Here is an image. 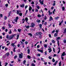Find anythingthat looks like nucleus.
<instances>
[{
    "label": "nucleus",
    "instance_id": "f257e3e1",
    "mask_svg": "<svg viewBox=\"0 0 66 66\" xmlns=\"http://www.w3.org/2000/svg\"><path fill=\"white\" fill-rule=\"evenodd\" d=\"M15 35H14L11 36H10L9 37V38H8L9 40H11V39H13V37L15 36Z\"/></svg>",
    "mask_w": 66,
    "mask_h": 66
},
{
    "label": "nucleus",
    "instance_id": "f03ea898",
    "mask_svg": "<svg viewBox=\"0 0 66 66\" xmlns=\"http://www.w3.org/2000/svg\"><path fill=\"white\" fill-rule=\"evenodd\" d=\"M35 24L34 23H31V26H30V27H32L34 28V27L35 26Z\"/></svg>",
    "mask_w": 66,
    "mask_h": 66
},
{
    "label": "nucleus",
    "instance_id": "7ed1b4c3",
    "mask_svg": "<svg viewBox=\"0 0 66 66\" xmlns=\"http://www.w3.org/2000/svg\"><path fill=\"white\" fill-rule=\"evenodd\" d=\"M19 58H20V59H22L23 56L22 53H21V54H19Z\"/></svg>",
    "mask_w": 66,
    "mask_h": 66
},
{
    "label": "nucleus",
    "instance_id": "20e7f679",
    "mask_svg": "<svg viewBox=\"0 0 66 66\" xmlns=\"http://www.w3.org/2000/svg\"><path fill=\"white\" fill-rule=\"evenodd\" d=\"M39 2L41 5H43L44 4V1H41L40 0H39Z\"/></svg>",
    "mask_w": 66,
    "mask_h": 66
},
{
    "label": "nucleus",
    "instance_id": "39448f33",
    "mask_svg": "<svg viewBox=\"0 0 66 66\" xmlns=\"http://www.w3.org/2000/svg\"><path fill=\"white\" fill-rule=\"evenodd\" d=\"M64 55H66V54L65 52H64L61 54V56H64Z\"/></svg>",
    "mask_w": 66,
    "mask_h": 66
},
{
    "label": "nucleus",
    "instance_id": "423d86ee",
    "mask_svg": "<svg viewBox=\"0 0 66 66\" xmlns=\"http://www.w3.org/2000/svg\"><path fill=\"white\" fill-rule=\"evenodd\" d=\"M37 51H39V52H41V53H43V51L42 50L37 49Z\"/></svg>",
    "mask_w": 66,
    "mask_h": 66
},
{
    "label": "nucleus",
    "instance_id": "0eeeda50",
    "mask_svg": "<svg viewBox=\"0 0 66 66\" xmlns=\"http://www.w3.org/2000/svg\"><path fill=\"white\" fill-rule=\"evenodd\" d=\"M16 11L17 12V14H19V12L20 13H21V11H20V10H16Z\"/></svg>",
    "mask_w": 66,
    "mask_h": 66
},
{
    "label": "nucleus",
    "instance_id": "6e6552de",
    "mask_svg": "<svg viewBox=\"0 0 66 66\" xmlns=\"http://www.w3.org/2000/svg\"><path fill=\"white\" fill-rule=\"evenodd\" d=\"M51 20H53V18H52V16H51L50 18L49 21H51Z\"/></svg>",
    "mask_w": 66,
    "mask_h": 66
},
{
    "label": "nucleus",
    "instance_id": "1a4fd4ad",
    "mask_svg": "<svg viewBox=\"0 0 66 66\" xmlns=\"http://www.w3.org/2000/svg\"><path fill=\"white\" fill-rule=\"evenodd\" d=\"M18 17L17 16L16 17V19L15 20V22H17V20H18Z\"/></svg>",
    "mask_w": 66,
    "mask_h": 66
},
{
    "label": "nucleus",
    "instance_id": "9d476101",
    "mask_svg": "<svg viewBox=\"0 0 66 66\" xmlns=\"http://www.w3.org/2000/svg\"><path fill=\"white\" fill-rule=\"evenodd\" d=\"M48 13L49 14V15H51V14H52V12H51L50 10L48 11Z\"/></svg>",
    "mask_w": 66,
    "mask_h": 66
},
{
    "label": "nucleus",
    "instance_id": "9b49d317",
    "mask_svg": "<svg viewBox=\"0 0 66 66\" xmlns=\"http://www.w3.org/2000/svg\"><path fill=\"white\" fill-rule=\"evenodd\" d=\"M58 62V61H56L55 62V63L54 64V65L55 66L57 64V63Z\"/></svg>",
    "mask_w": 66,
    "mask_h": 66
},
{
    "label": "nucleus",
    "instance_id": "f8f14e48",
    "mask_svg": "<svg viewBox=\"0 0 66 66\" xmlns=\"http://www.w3.org/2000/svg\"><path fill=\"white\" fill-rule=\"evenodd\" d=\"M32 9V7L31 6H29V10L30 11H31Z\"/></svg>",
    "mask_w": 66,
    "mask_h": 66
},
{
    "label": "nucleus",
    "instance_id": "ddd939ff",
    "mask_svg": "<svg viewBox=\"0 0 66 66\" xmlns=\"http://www.w3.org/2000/svg\"><path fill=\"white\" fill-rule=\"evenodd\" d=\"M28 35H29V36H31V37L32 36V34H31L30 33H29L27 34Z\"/></svg>",
    "mask_w": 66,
    "mask_h": 66
},
{
    "label": "nucleus",
    "instance_id": "4468645a",
    "mask_svg": "<svg viewBox=\"0 0 66 66\" xmlns=\"http://www.w3.org/2000/svg\"><path fill=\"white\" fill-rule=\"evenodd\" d=\"M58 49L59 50V51L57 53V54H58V53H59L60 52V51H61V49L60 48H58Z\"/></svg>",
    "mask_w": 66,
    "mask_h": 66
},
{
    "label": "nucleus",
    "instance_id": "2eb2a0df",
    "mask_svg": "<svg viewBox=\"0 0 66 66\" xmlns=\"http://www.w3.org/2000/svg\"><path fill=\"white\" fill-rule=\"evenodd\" d=\"M57 36V33H55L54 34V37H56Z\"/></svg>",
    "mask_w": 66,
    "mask_h": 66
},
{
    "label": "nucleus",
    "instance_id": "dca6fc26",
    "mask_svg": "<svg viewBox=\"0 0 66 66\" xmlns=\"http://www.w3.org/2000/svg\"><path fill=\"white\" fill-rule=\"evenodd\" d=\"M20 7H23L24 6V4H23L22 5H21L20 6Z\"/></svg>",
    "mask_w": 66,
    "mask_h": 66
},
{
    "label": "nucleus",
    "instance_id": "f3484780",
    "mask_svg": "<svg viewBox=\"0 0 66 66\" xmlns=\"http://www.w3.org/2000/svg\"><path fill=\"white\" fill-rule=\"evenodd\" d=\"M10 54V53H9L8 52L6 53V54H5V55H7V56H9V55Z\"/></svg>",
    "mask_w": 66,
    "mask_h": 66
},
{
    "label": "nucleus",
    "instance_id": "a211bd4d",
    "mask_svg": "<svg viewBox=\"0 0 66 66\" xmlns=\"http://www.w3.org/2000/svg\"><path fill=\"white\" fill-rule=\"evenodd\" d=\"M15 43H12L11 45L12 46H13V47H14L15 46Z\"/></svg>",
    "mask_w": 66,
    "mask_h": 66
},
{
    "label": "nucleus",
    "instance_id": "6ab92c4d",
    "mask_svg": "<svg viewBox=\"0 0 66 66\" xmlns=\"http://www.w3.org/2000/svg\"><path fill=\"white\" fill-rule=\"evenodd\" d=\"M26 21V22H28V18H26L25 19Z\"/></svg>",
    "mask_w": 66,
    "mask_h": 66
},
{
    "label": "nucleus",
    "instance_id": "aec40b11",
    "mask_svg": "<svg viewBox=\"0 0 66 66\" xmlns=\"http://www.w3.org/2000/svg\"><path fill=\"white\" fill-rule=\"evenodd\" d=\"M54 3L53 4V6H55V1H54Z\"/></svg>",
    "mask_w": 66,
    "mask_h": 66
},
{
    "label": "nucleus",
    "instance_id": "412c9836",
    "mask_svg": "<svg viewBox=\"0 0 66 66\" xmlns=\"http://www.w3.org/2000/svg\"><path fill=\"white\" fill-rule=\"evenodd\" d=\"M30 49H28L27 50L28 53V54H29L30 53Z\"/></svg>",
    "mask_w": 66,
    "mask_h": 66
},
{
    "label": "nucleus",
    "instance_id": "4be33fe9",
    "mask_svg": "<svg viewBox=\"0 0 66 66\" xmlns=\"http://www.w3.org/2000/svg\"><path fill=\"white\" fill-rule=\"evenodd\" d=\"M62 11H64V10H65V7H62Z\"/></svg>",
    "mask_w": 66,
    "mask_h": 66
},
{
    "label": "nucleus",
    "instance_id": "5701e85b",
    "mask_svg": "<svg viewBox=\"0 0 66 66\" xmlns=\"http://www.w3.org/2000/svg\"><path fill=\"white\" fill-rule=\"evenodd\" d=\"M8 33L10 34H12V31L11 30H10V31Z\"/></svg>",
    "mask_w": 66,
    "mask_h": 66
},
{
    "label": "nucleus",
    "instance_id": "b1692460",
    "mask_svg": "<svg viewBox=\"0 0 66 66\" xmlns=\"http://www.w3.org/2000/svg\"><path fill=\"white\" fill-rule=\"evenodd\" d=\"M25 27H26V28H27V29H29V28H30V26H25Z\"/></svg>",
    "mask_w": 66,
    "mask_h": 66
},
{
    "label": "nucleus",
    "instance_id": "393cba45",
    "mask_svg": "<svg viewBox=\"0 0 66 66\" xmlns=\"http://www.w3.org/2000/svg\"><path fill=\"white\" fill-rule=\"evenodd\" d=\"M26 63V61L25 60H24L23 62V64H25Z\"/></svg>",
    "mask_w": 66,
    "mask_h": 66
},
{
    "label": "nucleus",
    "instance_id": "a878e982",
    "mask_svg": "<svg viewBox=\"0 0 66 66\" xmlns=\"http://www.w3.org/2000/svg\"><path fill=\"white\" fill-rule=\"evenodd\" d=\"M27 57L29 59H31V56L29 55H28L27 56Z\"/></svg>",
    "mask_w": 66,
    "mask_h": 66
},
{
    "label": "nucleus",
    "instance_id": "bb28decb",
    "mask_svg": "<svg viewBox=\"0 0 66 66\" xmlns=\"http://www.w3.org/2000/svg\"><path fill=\"white\" fill-rule=\"evenodd\" d=\"M48 58L49 59L51 60V59H52V57H51V56H50Z\"/></svg>",
    "mask_w": 66,
    "mask_h": 66
},
{
    "label": "nucleus",
    "instance_id": "cd10ccee",
    "mask_svg": "<svg viewBox=\"0 0 66 66\" xmlns=\"http://www.w3.org/2000/svg\"><path fill=\"white\" fill-rule=\"evenodd\" d=\"M22 22H23V23H24V19H22Z\"/></svg>",
    "mask_w": 66,
    "mask_h": 66
},
{
    "label": "nucleus",
    "instance_id": "c85d7f7f",
    "mask_svg": "<svg viewBox=\"0 0 66 66\" xmlns=\"http://www.w3.org/2000/svg\"><path fill=\"white\" fill-rule=\"evenodd\" d=\"M44 46L45 48H47V44H44Z\"/></svg>",
    "mask_w": 66,
    "mask_h": 66
},
{
    "label": "nucleus",
    "instance_id": "c756f323",
    "mask_svg": "<svg viewBox=\"0 0 66 66\" xmlns=\"http://www.w3.org/2000/svg\"><path fill=\"white\" fill-rule=\"evenodd\" d=\"M19 35H17V38H16V39H18V38H19Z\"/></svg>",
    "mask_w": 66,
    "mask_h": 66
},
{
    "label": "nucleus",
    "instance_id": "7c9ffc66",
    "mask_svg": "<svg viewBox=\"0 0 66 66\" xmlns=\"http://www.w3.org/2000/svg\"><path fill=\"white\" fill-rule=\"evenodd\" d=\"M15 49H16V47H14L13 50V51L14 52H15L16 51Z\"/></svg>",
    "mask_w": 66,
    "mask_h": 66
},
{
    "label": "nucleus",
    "instance_id": "2f4dec72",
    "mask_svg": "<svg viewBox=\"0 0 66 66\" xmlns=\"http://www.w3.org/2000/svg\"><path fill=\"white\" fill-rule=\"evenodd\" d=\"M55 60H54V58H53V60H52V61L53 62H55Z\"/></svg>",
    "mask_w": 66,
    "mask_h": 66
},
{
    "label": "nucleus",
    "instance_id": "473e14b6",
    "mask_svg": "<svg viewBox=\"0 0 66 66\" xmlns=\"http://www.w3.org/2000/svg\"><path fill=\"white\" fill-rule=\"evenodd\" d=\"M19 14V15H20V16H22V13H20Z\"/></svg>",
    "mask_w": 66,
    "mask_h": 66
},
{
    "label": "nucleus",
    "instance_id": "72a5a7b5",
    "mask_svg": "<svg viewBox=\"0 0 66 66\" xmlns=\"http://www.w3.org/2000/svg\"><path fill=\"white\" fill-rule=\"evenodd\" d=\"M31 66H35V65L34 63H32Z\"/></svg>",
    "mask_w": 66,
    "mask_h": 66
},
{
    "label": "nucleus",
    "instance_id": "f704fd0d",
    "mask_svg": "<svg viewBox=\"0 0 66 66\" xmlns=\"http://www.w3.org/2000/svg\"><path fill=\"white\" fill-rule=\"evenodd\" d=\"M9 35H7L6 36L7 38L9 39Z\"/></svg>",
    "mask_w": 66,
    "mask_h": 66
},
{
    "label": "nucleus",
    "instance_id": "c9c22d12",
    "mask_svg": "<svg viewBox=\"0 0 66 66\" xmlns=\"http://www.w3.org/2000/svg\"><path fill=\"white\" fill-rule=\"evenodd\" d=\"M55 12V9H54L53 11V14H54V12Z\"/></svg>",
    "mask_w": 66,
    "mask_h": 66
},
{
    "label": "nucleus",
    "instance_id": "e433bc0d",
    "mask_svg": "<svg viewBox=\"0 0 66 66\" xmlns=\"http://www.w3.org/2000/svg\"><path fill=\"white\" fill-rule=\"evenodd\" d=\"M59 66H61V62H60L59 63Z\"/></svg>",
    "mask_w": 66,
    "mask_h": 66
},
{
    "label": "nucleus",
    "instance_id": "4c0bfd02",
    "mask_svg": "<svg viewBox=\"0 0 66 66\" xmlns=\"http://www.w3.org/2000/svg\"><path fill=\"white\" fill-rule=\"evenodd\" d=\"M9 28H12V26L10 24H9Z\"/></svg>",
    "mask_w": 66,
    "mask_h": 66
},
{
    "label": "nucleus",
    "instance_id": "58836bf2",
    "mask_svg": "<svg viewBox=\"0 0 66 66\" xmlns=\"http://www.w3.org/2000/svg\"><path fill=\"white\" fill-rule=\"evenodd\" d=\"M42 25L41 24H39V27L41 28V29L42 28Z\"/></svg>",
    "mask_w": 66,
    "mask_h": 66
},
{
    "label": "nucleus",
    "instance_id": "ea45409f",
    "mask_svg": "<svg viewBox=\"0 0 66 66\" xmlns=\"http://www.w3.org/2000/svg\"><path fill=\"white\" fill-rule=\"evenodd\" d=\"M5 6H6V7H7L8 6V4H6L5 5Z\"/></svg>",
    "mask_w": 66,
    "mask_h": 66
},
{
    "label": "nucleus",
    "instance_id": "a19ab883",
    "mask_svg": "<svg viewBox=\"0 0 66 66\" xmlns=\"http://www.w3.org/2000/svg\"><path fill=\"white\" fill-rule=\"evenodd\" d=\"M41 16V15H40V14H38L37 15V17H40Z\"/></svg>",
    "mask_w": 66,
    "mask_h": 66
},
{
    "label": "nucleus",
    "instance_id": "79ce46f5",
    "mask_svg": "<svg viewBox=\"0 0 66 66\" xmlns=\"http://www.w3.org/2000/svg\"><path fill=\"white\" fill-rule=\"evenodd\" d=\"M60 38H61V37H58L57 38V39H56V40H57L58 39H59H59H60Z\"/></svg>",
    "mask_w": 66,
    "mask_h": 66
},
{
    "label": "nucleus",
    "instance_id": "37998d69",
    "mask_svg": "<svg viewBox=\"0 0 66 66\" xmlns=\"http://www.w3.org/2000/svg\"><path fill=\"white\" fill-rule=\"evenodd\" d=\"M4 19L6 20L7 19V17L6 16H5L4 18Z\"/></svg>",
    "mask_w": 66,
    "mask_h": 66
},
{
    "label": "nucleus",
    "instance_id": "c03bdc74",
    "mask_svg": "<svg viewBox=\"0 0 66 66\" xmlns=\"http://www.w3.org/2000/svg\"><path fill=\"white\" fill-rule=\"evenodd\" d=\"M20 42L22 45H23V44H24V43H23V42H22L21 41H20Z\"/></svg>",
    "mask_w": 66,
    "mask_h": 66
},
{
    "label": "nucleus",
    "instance_id": "a18cd8bd",
    "mask_svg": "<svg viewBox=\"0 0 66 66\" xmlns=\"http://www.w3.org/2000/svg\"><path fill=\"white\" fill-rule=\"evenodd\" d=\"M39 35V32H37L36 33V36H37V35Z\"/></svg>",
    "mask_w": 66,
    "mask_h": 66
},
{
    "label": "nucleus",
    "instance_id": "49530a36",
    "mask_svg": "<svg viewBox=\"0 0 66 66\" xmlns=\"http://www.w3.org/2000/svg\"><path fill=\"white\" fill-rule=\"evenodd\" d=\"M28 42L27 41H26L25 42V44H26V45H27V44H28Z\"/></svg>",
    "mask_w": 66,
    "mask_h": 66
},
{
    "label": "nucleus",
    "instance_id": "de8ad7c7",
    "mask_svg": "<svg viewBox=\"0 0 66 66\" xmlns=\"http://www.w3.org/2000/svg\"><path fill=\"white\" fill-rule=\"evenodd\" d=\"M63 42L64 43H66V40L65 39H64L63 40Z\"/></svg>",
    "mask_w": 66,
    "mask_h": 66
},
{
    "label": "nucleus",
    "instance_id": "09e8293b",
    "mask_svg": "<svg viewBox=\"0 0 66 66\" xmlns=\"http://www.w3.org/2000/svg\"><path fill=\"white\" fill-rule=\"evenodd\" d=\"M37 22H40V20H37Z\"/></svg>",
    "mask_w": 66,
    "mask_h": 66
},
{
    "label": "nucleus",
    "instance_id": "8fccbe9b",
    "mask_svg": "<svg viewBox=\"0 0 66 66\" xmlns=\"http://www.w3.org/2000/svg\"><path fill=\"white\" fill-rule=\"evenodd\" d=\"M18 32H20V31H21V29H18Z\"/></svg>",
    "mask_w": 66,
    "mask_h": 66
},
{
    "label": "nucleus",
    "instance_id": "3c124183",
    "mask_svg": "<svg viewBox=\"0 0 66 66\" xmlns=\"http://www.w3.org/2000/svg\"><path fill=\"white\" fill-rule=\"evenodd\" d=\"M37 7L38 9V10H39V6H37Z\"/></svg>",
    "mask_w": 66,
    "mask_h": 66
},
{
    "label": "nucleus",
    "instance_id": "603ef678",
    "mask_svg": "<svg viewBox=\"0 0 66 66\" xmlns=\"http://www.w3.org/2000/svg\"><path fill=\"white\" fill-rule=\"evenodd\" d=\"M52 51V50L51 49L49 51V53H50Z\"/></svg>",
    "mask_w": 66,
    "mask_h": 66
},
{
    "label": "nucleus",
    "instance_id": "864d4df0",
    "mask_svg": "<svg viewBox=\"0 0 66 66\" xmlns=\"http://www.w3.org/2000/svg\"><path fill=\"white\" fill-rule=\"evenodd\" d=\"M37 55L38 56H40V54H37Z\"/></svg>",
    "mask_w": 66,
    "mask_h": 66
},
{
    "label": "nucleus",
    "instance_id": "5fc2aeb1",
    "mask_svg": "<svg viewBox=\"0 0 66 66\" xmlns=\"http://www.w3.org/2000/svg\"><path fill=\"white\" fill-rule=\"evenodd\" d=\"M28 7V5H26L25 6V9H26L27 7Z\"/></svg>",
    "mask_w": 66,
    "mask_h": 66
},
{
    "label": "nucleus",
    "instance_id": "6e6d98bb",
    "mask_svg": "<svg viewBox=\"0 0 66 66\" xmlns=\"http://www.w3.org/2000/svg\"><path fill=\"white\" fill-rule=\"evenodd\" d=\"M8 64V63H6L5 66H6Z\"/></svg>",
    "mask_w": 66,
    "mask_h": 66
},
{
    "label": "nucleus",
    "instance_id": "4d7b16f0",
    "mask_svg": "<svg viewBox=\"0 0 66 66\" xmlns=\"http://www.w3.org/2000/svg\"><path fill=\"white\" fill-rule=\"evenodd\" d=\"M49 37L50 38L51 37V34H49Z\"/></svg>",
    "mask_w": 66,
    "mask_h": 66
},
{
    "label": "nucleus",
    "instance_id": "13d9d810",
    "mask_svg": "<svg viewBox=\"0 0 66 66\" xmlns=\"http://www.w3.org/2000/svg\"><path fill=\"white\" fill-rule=\"evenodd\" d=\"M54 32H55V30H53L52 32V33H54Z\"/></svg>",
    "mask_w": 66,
    "mask_h": 66
},
{
    "label": "nucleus",
    "instance_id": "bf43d9fd",
    "mask_svg": "<svg viewBox=\"0 0 66 66\" xmlns=\"http://www.w3.org/2000/svg\"><path fill=\"white\" fill-rule=\"evenodd\" d=\"M52 42L53 43H55V41H54V40H52Z\"/></svg>",
    "mask_w": 66,
    "mask_h": 66
},
{
    "label": "nucleus",
    "instance_id": "052dcab7",
    "mask_svg": "<svg viewBox=\"0 0 66 66\" xmlns=\"http://www.w3.org/2000/svg\"><path fill=\"white\" fill-rule=\"evenodd\" d=\"M35 10L36 12H38V10H37V9H35Z\"/></svg>",
    "mask_w": 66,
    "mask_h": 66
},
{
    "label": "nucleus",
    "instance_id": "680f3d73",
    "mask_svg": "<svg viewBox=\"0 0 66 66\" xmlns=\"http://www.w3.org/2000/svg\"><path fill=\"white\" fill-rule=\"evenodd\" d=\"M37 48H39V45H38L37 46Z\"/></svg>",
    "mask_w": 66,
    "mask_h": 66
},
{
    "label": "nucleus",
    "instance_id": "e2e57ef3",
    "mask_svg": "<svg viewBox=\"0 0 66 66\" xmlns=\"http://www.w3.org/2000/svg\"><path fill=\"white\" fill-rule=\"evenodd\" d=\"M42 33H41V32H39V35H41V34H42Z\"/></svg>",
    "mask_w": 66,
    "mask_h": 66
},
{
    "label": "nucleus",
    "instance_id": "0e129e2a",
    "mask_svg": "<svg viewBox=\"0 0 66 66\" xmlns=\"http://www.w3.org/2000/svg\"><path fill=\"white\" fill-rule=\"evenodd\" d=\"M53 51L54 52H55V49L54 47H53Z\"/></svg>",
    "mask_w": 66,
    "mask_h": 66
},
{
    "label": "nucleus",
    "instance_id": "69168bd1",
    "mask_svg": "<svg viewBox=\"0 0 66 66\" xmlns=\"http://www.w3.org/2000/svg\"><path fill=\"white\" fill-rule=\"evenodd\" d=\"M22 41V42H24L25 41V40L24 39H23Z\"/></svg>",
    "mask_w": 66,
    "mask_h": 66
},
{
    "label": "nucleus",
    "instance_id": "338daca9",
    "mask_svg": "<svg viewBox=\"0 0 66 66\" xmlns=\"http://www.w3.org/2000/svg\"><path fill=\"white\" fill-rule=\"evenodd\" d=\"M17 57V55H15L14 56V59H16V57Z\"/></svg>",
    "mask_w": 66,
    "mask_h": 66
},
{
    "label": "nucleus",
    "instance_id": "774afa93",
    "mask_svg": "<svg viewBox=\"0 0 66 66\" xmlns=\"http://www.w3.org/2000/svg\"><path fill=\"white\" fill-rule=\"evenodd\" d=\"M61 57L62 60H64V57H62V56H61Z\"/></svg>",
    "mask_w": 66,
    "mask_h": 66
}]
</instances>
